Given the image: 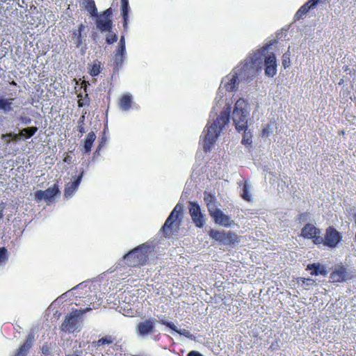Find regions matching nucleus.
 <instances>
[{"mask_svg": "<svg viewBox=\"0 0 356 356\" xmlns=\"http://www.w3.org/2000/svg\"><path fill=\"white\" fill-rule=\"evenodd\" d=\"M270 45L264 47L252 54H250L243 63L234 70L245 82H250L255 76L259 70H261L263 64L265 65V74L273 77L277 72V63L275 56L273 52L268 51Z\"/></svg>", "mask_w": 356, "mask_h": 356, "instance_id": "f257e3e1", "label": "nucleus"}, {"mask_svg": "<svg viewBox=\"0 0 356 356\" xmlns=\"http://www.w3.org/2000/svg\"><path fill=\"white\" fill-rule=\"evenodd\" d=\"M226 109L217 115L211 112L208 123L204 129L201 137L203 138V149L205 152H210L211 146L216 142L224 127L229 122L231 106L229 104Z\"/></svg>", "mask_w": 356, "mask_h": 356, "instance_id": "f03ea898", "label": "nucleus"}, {"mask_svg": "<svg viewBox=\"0 0 356 356\" xmlns=\"http://www.w3.org/2000/svg\"><path fill=\"white\" fill-rule=\"evenodd\" d=\"M250 116L248 103L243 99H238L235 103L232 112V120L237 131H246Z\"/></svg>", "mask_w": 356, "mask_h": 356, "instance_id": "7ed1b4c3", "label": "nucleus"}, {"mask_svg": "<svg viewBox=\"0 0 356 356\" xmlns=\"http://www.w3.org/2000/svg\"><path fill=\"white\" fill-rule=\"evenodd\" d=\"M149 248V245L143 244L129 251L123 258L129 266H143L147 261Z\"/></svg>", "mask_w": 356, "mask_h": 356, "instance_id": "20e7f679", "label": "nucleus"}, {"mask_svg": "<svg viewBox=\"0 0 356 356\" xmlns=\"http://www.w3.org/2000/svg\"><path fill=\"white\" fill-rule=\"evenodd\" d=\"M356 277V274L351 269L342 265H337L330 275L332 282H343Z\"/></svg>", "mask_w": 356, "mask_h": 356, "instance_id": "39448f33", "label": "nucleus"}, {"mask_svg": "<svg viewBox=\"0 0 356 356\" xmlns=\"http://www.w3.org/2000/svg\"><path fill=\"white\" fill-rule=\"evenodd\" d=\"M243 81L241 79L237 72L233 70L232 72L224 77L221 81L220 90L225 88L227 91L234 92L238 89V86L241 82Z\"/></svg>", "mask_w": 356, "mask_h": 356, "instance_id": "423d86ee", "label": "nucleus"}, {"mask_svg": "<svg viewBox=\"0 0 356 356\" xmlns=\"http://www.w3.org/2000/svg\"><path fill=\"white\" fill-rule=\"evenodd\" d=\"M81 318L75 314V312H72L67 315L60 326V330L64 332H74L76 330L81 327Z\"/></svg>", "mask_w": 356, "mask_h": 356, "instance_id": "0eeeda50", "label": "nucleus"}, {"mask_svg": "<svg viewBox=\"0 0 356 356\" xmlns=\"http://www.w3.org/2000/svg\"><path fill=\"white\" fill-rule=\"evenodd\" d=\"M157 322L154 318H149L143 321L138 323L136 327L137 334L142 338L152 334L154 330V325Z\"/></svg>", "mask_w": 356, "mask_h": 356, "instance_id": "6e6552de", "label": "nucleus"}, {"mask_svg": "<svg viewBox=\"0 0 356 356\" xmlns=\"http://www.w3.org/2000/svg\"><path fill=\"white\" fill-rule=\"evenodd\" d=\"M189 213L195 225L198 227H202L205 224V220L200 206L196 202H190Z\"/></svg>", "mask_w": 356, "mask_h": 356, "instance_id": "1a4fd4ad", "label": "nucleus"}, {"mask_svg": "<svg viewBox=\"0 0 356 356\" xmlns=\"http://www.w3.org/2000/svg\"><path fill=\"white\" fill-rule=\"evenodd\" d=\"M177 215L173 216V213H170L167 220H165L162 230L166 236L171 235L174 231H176L179 226V223L177 222Z\"/></svg>", "mask_w": 356, "mask_h": 356, "instance_id": "9d476101", "label": "nucleus"}, {"mask_svg": "<svg viewBox=\"0 0 356 356\" xmlns=\"http://www.w3.org/2000/svg\"><path fill=\"white\" fill-rule=\"evenodd\" d=\"M97 29L102 33H111L113 22L111 19H106L104 16H96Z\"/></svg>", "mask_w": 356, "mask_h": 356, "instance_id": "9b49d317", "label": "nucleus"}, {"mask_svg": "<svg viewBox=\"0 0 356 356\" xmlns=\"http://www.w3.org/2000/svg\"><path fill=\"white\" fill-rule=\"evenodd\" d=\"M340 240L339 232L334 228H328L325 236V244L330 247H335Z\"/></svg>", "mask_w": 356, "mask_h": 356, "instance_id": "f8f14e48", "label": "nucleus"}, {"mask_svg": "<svg viewBox=\"0 0 356 356\" xmlns=\"http://www.w3.org/2000/svg\"><path fill=\"white\" fill-rule=\"evenodd\" d=\"M83 175V170H82L81 174L76 178L74 177V180L73 181H70L66 184L64 194L66 197H71L72 194L76 191L81 183Z\"/></svg>", "mask_w": 356, "mask_h": 356, "instance_id": "ddd939ff", "label": "nucleus"}, {"mask_svg": "<svg viewBox=\"0 0 356 356\" xmlns=\"http://www.w3.org/2000/svg\"><path fill=\"white\" fill-rule=\"evenodd\" d=\"M211 216L213 218L216 223L225 227H229L233 222L229 216L224 214L220 209L212 213Z\"/></svg>", "mask_w": 356, "mask_h": 356, "instance_id": "4468645a", "label": "nucleus"}, {"mask_svg": "<svg viewBox=\"0 0 356 356\" xmlns=\"http://www.w3.org/2000/svg\"><path fill=\"white\" fill-rule=\"evenodd\" d=\"M34 341V334L30 333L25 343L19 348L15 356H26Z\"/></svg>", "mask_w": 356, "mask_h": 356, "instance_id": "2eb2a0df", "label": "nucleus"}, {"mask_svg": "<svg viewBox=\"0 0 356 356\" xmlns=\"http://www.w3.org/2000/svg\"><path fill=\"white\" fill-rule=\"evenodd\" d=\"M307 269L312 270L311 275H321L325 276L327 274L325 266L319 263L309 264Z\"/></svg>", "mask_w": 356, "mask_h": 356, "instance_id": "dca6fc26", "label": "nucleus"}, {"mask_svg": "<svg viewBox=\"0 0 356 356\" xmlns=\"http://www.w3.org/2000/svg\"><path fill=\"white\" fill-rule=\"evenodd\" d=\"M204 200L207 204L208 211L211 216L218 209L216 208V199L210 193H204Z\"/></svg>", "mask_w": 356, "mask_h": 356, "instance_id": "f3484780", "label": "nucleus"}, {"mask_svg": "<svg viewBox=\"0 0 356 356\" xmlns=\"http://www.w3.org/2000/svg\"><path fill=\"white\" fill-rule=\"evenodd\" d=\"M320 230L311 224H307L302 229L301 235L305 238H312L320 234Z\"/></svg>", "mask_w": 356, "mask_h": 356, "instance_id": "a211bd4d", "label": "nucleus"}, {"mask_svg": "<svg viewBox=\"0 0 356 356\" xmlns=\"http://www.w3.org/2000/svg\"><path fill=\"white\" fill-rule=\"evenodd\" d=\"M13 99L0 97V112L6 114L10 111H13Z\"/></svg>", "mask_w": 356, "mask_h": 356, "instance_id": "6ab92c4d", "label": "nucleus"}, {"mask_svg": "<svg viewBox=\"0 0 356 356\" xmlns=\"http://www.w3.org/2000/svg\"><path fill=\"white\" fill-rule=\"evenodd\" d=\"M238 242V237L236 234L232 232H224L221 243L224 245H233Z\"/></svg>", "mask_w": 356, "mask_h": 356, "instance_id": "aec40b11", "label": "nucleus"}, {"mask_svg": "<svg viewBox=\"0 0 356 356\" xmlns=\"http://www.w3.org/2000/svg\"><path fill=\"white\" fill-rule=\"evenodd\" d=\"M83 7L90 13L92 16L97 15V9L93 0H83Z\"/></svg>", "mask_w": 356, "mask_h": 356, "instance_id": "412c9836", "label": "nucleus"}, {"mask_svg": "<svg viewBox=\"0 0 356 356\" xmlns=\"http://www.w3.org/2000/svg\"><path fill=\"white\" fill-rule=\"evenodd\" d=\"M131 95L129 94L124 95L120 100V107L122 111H128L131 105Z\"/></svg>", "mask_w": 356, "mask_h": 356, "instance_id": "4be33fe9", "label": "nucleus"}, {"mask_svg": "<svg viewBox=\"0 0 356 356\" xmlns=\"http://www.w3.org/2000/svg\"><path fill=\"white\" fill-rule=\"evenodd\" d=\"M95 138L96 135L93 131L88 133L84 142V151L86 153L90 152L92 143L95 140Z\"/></svg>", "mask_w": 356, "mask_h": 356, "instance_id": "5701e85b", "label": "nucleus"}, {"mask_svg": "<svg viewBox=\"0 0 356 356\" xmlns=\"http://www.w3.org/2000/svg\"><path fill=\"white\" fill-rule=\"evenodd\" d=\"M45 201L51 200L56 194L59 193L58 187L54 185L53 187H50L45 191H43Z\"/></svg>", "mask_w": 356, "mask_h": 356, "instance_id": "b1692460", "label": "nucleus"}, {"mask_svg": "<svg viewBox=\"0 0 356 356\" xmlns=\"http://www.w3.org/2000/svg\"><path fill=\"white\" fill-rule=\"evenodd\" d=\"M38 131L37 127H26L20 131V135L25 138L32 137Z\"/></svg>", "mask_w": 356, "mask_h": 356, "instance_id": "393cba45", "label": "nucleus"}, {"mask_svg": "<svg viewBox=\"0 0 356 356\" xmlns=\"http://www.w3.org/2000/svg\"><path fill=\"white\" fill-rule=\"evenodd\" d=\"M310 1H308L305 5L300 7V8L297 11L295 15V19L299 20L302 18V17L309 11V9L312 8L311 6H309Z\"/></svg>", "mask_w": 356, "mask_h": 356, "instance_id": "a878e982", "label": "nucleus"}, {"mask_svg": "<svg viewBox=\"0 0 356 356\" xmlns=\"http://www.w3.org/2000/svg\"><path fill=\"white\" fill-rule=\"evenodd\" d=\"M250 186L248 183V181H245L243 187L242 188L241 197L243 200L248 202L251 201V194H250Z\"/></svg>", "mask_w": 356, "mask_h": 356, "instance_id": "bb28decb", "label": "nucleus"}, {"mask_svg": "<svg viewBox=\"0 0 356 356\" xmlns=\"http://www.w3.org/2000/svg\"><path fill=\"white\" fill-rule=\"evenodd\" d=\"M72 38L76 47H79L83 44V37L80 32L74 31L72 33Z\"/></svg>", "mask_w": 356, "mask_h": 356, "instance_id": "cd10ccee", "label": "nucleus"}, {"mask_svg": "<svg viewBox=\"0 0 356 356\" xmlns=\"http://www.w3.org/2000/svg\"><path fill=\"white\" fill-rule=\"evenodd\" d=\"M223 234H224V232H220V231L211 229L210 231L209 235L212 238L221 243Z\"/></svg>", "mask_w": 356, "mask_h": 356, "instance_id": "c85d7f7f", "label": "nucleus"}, {"mask_svg": "<svg viewBox=\"0 0 356 356\" xmlns=\"http://www.w3.org/2000/svg\"><path fill=\"white\" fill-rule=\"evenodd\" d=\"M129 6L128 0H122L121 11L122 17H128Z\"/></svg>", "mask_w": 356, "mask_h": 356, "instance_id": "c756f323", "label": "nucleus"}, {"mask_svg": "<svg viewBox=\"0 0 356 356\" xmlns=\"http://www.w3.org/2000/svg\"><path fill=\"white\" fill-rule=\"evenodd\" d=\"M124 56L114 55V66L115 69H119L122 67L124 63Z\"/></svg>", "mask_w": 356, "mask_h": 356, "instance_id": "7c9ffc66", "label": "nucleus"}, {"mask_svg": "<svg viewBox=\"0 0 356 356\" xmlns=\"http://www.w3.org/2000/svg\"><path fill=\"white\" fill-rule=\"evenodd\" d=\"M113 343V341L111 340V336H106L105 337L99 339L97 342H95V346H102L104 344H111Z\"/></svg>", "mask_w": 356, "mask_h": 356, "instance_id": "2f4dec72", "label": "nucleus"}, {"mask_svg": "<svg viewBox=\"0 0 356 356\" xmlns=\"http://www.w3.org/2000/svg\"><path fill=\"white\" fill-rule=\"evenodd\" d=\"M118 40V36L115 33H113L111 31V33H108V34L106 36V41L108 44H111L114 42H115Z\"/></svg>", "mask_w": 356, "mask_h": 356, "instance_id": "473e14b6", "label": "nucleus"}, {"mask_svg": "<svg viewBox=\"0 0 356 356\" xmlns=\"http://www.w3.org/2000/svg\"><path fill=\"white\" fill-rule=\"evenodd\" d=\"M8 258L7 249L4 247L0 248V264L5 263Z\"/></svg>", "mask_w": 356, "mask_h": 356, "instance_id": "72a5a7b5", "label": "nucleus"}, {"mask_svg": "<svg viewBox=\"0 0 356 356\" xmlns=\"http://www.w3.org/2000/svg\"><path fill=\"white\" fill-rule=\"evenodd\" d=\"M302 282L304 284H305V289H308L310 286L316 284L315 280L310 278H302Z\"/></svg>", "mask_w": 356, "mask_h": 356, "instance_id": "f704fd0d", "label": "nucleus"}, {"mask_svg": "<svg viewBox=\"0 0 356 356\" xmlns=\"http://www.w3.org/2000/svg\"><path fill=\"white\" fill-rule=\"evenodd\" d=\"M100 65L95 63L92 65V68L90 70V74L92 76H97L99 73Z\"/></svg>", "mask_w": 356, "mask_h": 356, "instance_id": "c9c22d12", "label": "nucleus"}, {"mask_svg": "<svg viewBox=\"0 0 356 356\" xmlns=\"http://www.w3.org/2000/svg\"><path fill=\"white\" fill-rule=\"evenodd\" d=\"M183 208H184V206L182 204L178 203L170 213H173L174 216H176V215H177V217H178L179 214L182 213Z\"/></svg>", "mask_w": 356, "mask_h": 356, "instance_id": "e433bc0d", "label": "nucleus"}, {"mask_svg": "<svg viewBox=\"0 0 356 356\" xmlns=\"http://www.w3.org/2000/svg\"><path fill=\"white\" fill-rule=\"evenodd\" d=\"M6 137H11L12 140L17 141L22 136L20 135V132L19 134L9 133V134L2 135L3 139H5Z\"/></svg>", "mask_w": 356, "mask_h": 356, "instance_id": "4c0bfd02", "label": "nucleus"}, {"mask_svg": "<svg viewBox=\"0 0 356 356\" xmlns=\"http://www.w3.org/2000/svg\"><path fill=\"white\" fill-rule=\"evenodd\" d=\"M252 136L249 133H247L246 131H244V135L242 139V143L245 145H250L252 143Z\"/></svg>", "mask_w": 356, "mask_h": 356, "instance_id": "58836bf2", "label": "nucleus"}, {"mask_svg": "<svg viewBox=\"0 0 356 356\" xmlns=\"http://www.w3.org/2000/svg\"><path fill=\"white\" fill-rule=\"evenodd\" d=\"M282 65L284 68H286L290 65V58H289V54L288 53H285L283 54Z\"/></svg>", "mask_w": 356, "mask_h": 356, "instance_id": "ea45409f", "label": "nucleus"}, {"mask_svg": "<svg viewBox=\"0 0 356 356\" xmlns=\"http://www.w3.org/2000/svg\"><path fill=\"white\" fill-rule=\"evenodd\" d=\"M91 310L92 309L90 307H87L83 309H74L75 314H77V315L81 318V320L83 318V315Z\"/></svg>", "mask_w": 356, "mask_h": 356, "instance_id": "a19ab883", "label": "nucleus"}, {"mask_svg": "<svg viewBox=\"0 0 356 356\" xmlns=\"http://www.w3.org/2000/svg\"><path fill=\"white\" fill-rule=\"evenodd\" d=\"M44 192H43V191H41V190L37 191L35 193V200L38 202L41 201L42 200H45V197H44Z\"/></svg>", "mask_w": 356, "mask_h": 356, "instance_id": "79ce46f5", "label": "nucleus"}, {"mask_svg": "<svg viewBox=\"0 0 356 356\" xmlns=\"http://www.w3.org/2000/svg\"><path fill=\"white\" fill-rule=\"evenodd\" d=\"M177 332L179 333L181 335L185 336L187 338H189V339H191L193 338V334H191V332L188 330H186V329L178 330L177 331Z\"/></svg>", "mask_w": 356, "mask_h": 356, "instance_id": "37998d69", "label": "nucleus"}, {"mask_svg": "<svg viewBox=\"0 0 356 356\" xmlns=\"http://www.w3.org/2000/svg\"><path fill=\"white\" fill-rule=\"evenodd\" d=\"M113 15V10L111 8L106 9V10H104L102 14L99 15H97V16H104L106 19H111V17Z\"/></svg>", "mask_w": 356, "mask_h": 356, "instance_id": "c03bdc74", "label": "nucleus"}, {"mask_svg": "<svg viewBox=\"0 0 356 356\" xmlns=\"http://www.w3.org/2000/svg\"><path fill=\"white\" fill-rule=\"evenodd\" d=\"M161 323L163 324V325H165L167 327H168L169 328H170L171 330L175 331L177 332V331L178 330L177 329V327L175 325V324L172 322H166V321H161Z\"/></svg>", "mask_w": 356, "mask_h": 356, "instance_id": "a18cd8bd", "label": "nucleus"}, {"mask_svg": "<svg viewBox=\"0 0 356 356\" xmlns=\"http://www.w3.org/2000/svg\"><path fill=\"white\" fill-rule=\"evenodd\" d=\"M42 353L44 356H49L50 355V350L49 346L45 343L42 347Z\"/></svg>", "mask_w": 356, "mask_h": 356, "instance_id": "49530a36", "label": "nucleus"}, {"mask_svg": "<svg viewBox=\"0 0 356 356\" xmlns=\"http://www.w3.org/2000/svg\"><path fill=\"white\" fill-rule=\"evenodd\" d=\"M126 53V48L120 47L118 46L117 49L114 52V55L124 56Z\"/></svg>", "mask_w": 356, "mask_h": 356, "instance_id": "de8ad7c7", "label": "nucleus"}, {"mask_svg": "<svg viewBox=\"0 0 356 356\" xmlns=\"http://www.w3.org/2000/svg\"><path fill=\"white\" fill-rule=\"evenodd\" d=\"M20 120L24 124H30L31 123V119L25 115H22L20 117Z\"/></svg>", "mask_w": 356, "mask_h": 356, "instance_id": "09e8293b", "label": "nucleus"}, {"mask_svg": "<svg viewBox=\"0 0 356 356\" xmlns=\"http://www.w3.org/2000/svg\"><path fill=\"white\" fill-rule=\"evenodd\" d=\"M118 46L120 47L126 48L125 47V38H124V35H122L120 37V42H119Z\"/></svg>", "mask_w": 356, "mask_h": 356, "instance_id": "8fccbe9b", "label": "nucleus"}, {"mask_svg": "<svg viewBox=\"0 0 356 356\" xmlns=\"http://www.w3.org/2000/svg\"><path fill=\"white\" fill-rule=\"evenodd\" d=\"M314 238H315L314 239V242L316 243H323V242L325 243V238H323V237L320 236L318 234H316V236H314Z\"/></svg>", "mask_w": 356, "mask_h": 356, "instance_id": "3c124183", "label": "nucleus"}, {"mask_svg": "<svg viewBox=\"0 0 356 356\" xmlns=\"http://www.w3.org/2000/svg\"><path fill=\"white\" fill-rule=\"evenodd\" d=\"M187 356H203V355L197 351L192 350L188 353Z\"/></svg>", "mask_w": 356, "mask_h": 356, "instance_id": "603ef678", "label": "nucleus"}, {"mask_svg": "<svg viewBox=\"0 0 356 356\" xmlns=\"http://www.w3.org/2000/svg\"><path fill=\"white\" fill-rule=\"evenodd\" d=\"M123 17V28L124 31H127L128 29L127 26V21H128V17Z\"/></svg>", "mask_w": 356, "mask_h": 356, "instance_id": "864d4df0", "label": "nucleus"}, {"mask_svg": "<svg viewBox=\"0 0 356 356\" xmlns=\"http://www.w3.org/2000/svg\"><path fill=\"white\" fill-rule=\"evenodd\" d=\"M85 29H86V26L81 24H80V25L79 26V29H78V30H76V31H75V32H80V33H82V31H83Z\"/></svg>", "mask_w": 356, "mask_h": 356, "instance_id": "5fc2aeb1", "label": "nucleus"}, {"mask_svg": "<svg viewBox=\"0 0 356 356\" xmlns=\"http://www.w3.org/2000/svg\"><path fill=\"white\" fill-rule=\"evenodd\" d=\"M319 1L320 0H311V1H310L311 2V4H310L311 7L314 8L316 6V4L318 3Z\"/></svg>", "mask_w": 356, "mask_h": 356, "instance_id": "6e6d98bb", "label": "nucleus"}, {"mask_svg": "<svg viewBox=\"0 0 356 356\" xmlns=\"http://www.w3.org/2000/svg\"><path fill=\"white\" fill-rule=\"evenodd\" d=\"M84 120H85V116L84 115H82L80 118H79V120L78 122V124L79 125H83V123H84Z\"/></svg>", "mask_w": 356, "mask_h": 356, "instance_id": "4d7b16f0", "label": "nucleus"}, {"mask_svg": "<svg viewBox=\"0 0 356 356\" xmlns=\"http://www.w3.org/2000/svg\"><path fill=\"white\" fill-rule=\"evenodd\" d=\"M79 131L81 134H83L86 131L83 125H79Z\"/></svg>", "mask_w": 356, "mask_h": 356, "instance_id": "13d9d810", "label": "nucleus"}, {"mask_svg": "<svg viewBox=\"0 0 356 356\" xmlns=\"http://www.w3.org/2000/svg\"><path fill=\"white\" fill-rule=\"evenodd\" d=\"M3 208H4L3 207H1L0 206V219H1L3 218L2 212H3Z\"/></svg>", "mask_w": 356, "mask_h": 356, "instance_id": "bf43d9fd", "label": "nucleus"}, {"mask_svg": "<svg viewBox=\"0 0 356 356\" xmlns=\"http://www.w3.org/2000/svg\"><path fill=\"white\" fill-rule=\"evenodd\" d=\"M78 104H79V106H80V107L83 106V104H82V102H81L80 100L78 102Z\"/></svg>", "mask_w": 356, "mask_h": 356, "instance_id": "052dcab7", "label": "nucleus"}, {"mask_svg": "<svg viewBox=\"0 0 356 356\" xmlns=\"http://www.w3.org/2000/svg\"><path fill=\"white\" fill-rule=\"evenodd\" d=\"M67 356H81V355H77V354H73V355H67Z\"/></svg>", "mask_w": 356, "mask_h": 356, "instance_id": "680f3d73", "label": "nucleus"}, {"mask_svg": "<svg viewBox=\"0 0 356 356\" xmlns=\"http://www.w3.org/2000/svg\"><path fill=\"white\" fill-rule=\"evenodd\" d=\"M11 84L12 85H16V83L15 81H13Z\"/></svg>", "mask_w": 356, "mask_h": 356, "instance_id": "e2e57ef3", "label": "nucleus"}, {"mask_svg": "<svg viewBox=\"0 0 356 356\" xmlns=\"http://www.w3.org/2000/svg\"><path fill=\"white\" fill-rule=\"evenodd\" d=\"M92 37H93V39H94V40H95V34H92Z\"/></svg>", "mask_w": 356, "mask_h": 356, "instance_id": "0e129e2a", "label": "nucleus"}, {"mask_svg": "<svg viewBox=\"0 0 356 356\" xmlns=\"http://www.w3.org/2000/svg\"><path fill=\"white\" fill-rule=\"evenodd\" d=\"M264 134H265V133H266V131L265 129H264Z\"/></svg>", "mask_w": 356, "mask_h": 356, "instance_id": "69168bd1", "label": "nucleus"}, {"mask_svg": "<svg viewBox=\"0 0 356 356\" xmlns=\"http://www.w3.org/2000/svg\"><path fill=\"white\" fill-rule=\"evenodd\" d=\"M10 138V137H9V138ZM6 139H8V137H6L4 140H6Z\"/></svg>", "mask_w": 356, "mask_h": 356, "instance_id": "338daca9", "label": "nucleus"}]
</instances>
